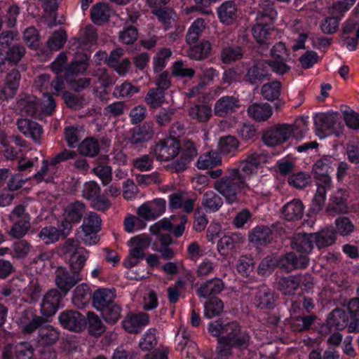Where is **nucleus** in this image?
I'll list each match as a JSON object with an SVG mask.
<instances>
[{
    "label": "nucleus",
    "instance_id": "obj_27",
    "mask_svg": "<svg viewBox=\"0 0 359 359\" xmlns=\"http://www.w3.org/2000/svg\"><path fill=\"white\" fill-rule=\"evenodd\" d=\"M255 304L262 309L272 308L275 304L273 292L266 286L259 287L255 297Z\"/></svg>",
    "mask_w": 359,
    "mask_h": 359
},
{
    "label": "nucleus",
    "instance_id": "obj_58",
    "mask_svg": "<svg viewBox=\"0 0 359 359\" xmlns=\"http://www.w3.org/2000/svg\"><path fill=\"white\" fill-rule=\"evenodd\" d=\"M13 222L14 224L9 231V234L15 238L23 237L30 227L29 220H27V218H25Z\"/></svg>",
    "mask_w": 359,
    "mask_h": 359
},
{
    "label": "nucleus",
    "instance_id": "obj_20",
    "mask_svg": "<svg viewBox=\"0 0 359 359\" xmlns=\"http://www.w3.org/2000/svg\"><path fill=\"white\" fill-rule=\"evenodd\" d=\"M256 12V22L273 23L278 16L274 1L272 0H259Z\"/></svg>",
    "mask_w": 359,
    "mask_h": 359
},
{
    "label": "nucleus",
    "instance_id": "obj_55",
    "mask_svg": "<svg viewBox=\"0 0 359 359\" xmlns=\"http://www.w3.org/2000/svg\"><path fill=\"white\" fill-rule=\"evenodd\" d=\"M336 233H338L342 236H349L353 232L355 226L351 219L347 217H339L335 222Z\"/></svg>",
    "mask_w": 359,
    "mask_h": 359
},
{
    "label": "nucleus",
    "instance_id": "obj_38",
    "mask_svg": "<svg viewBox=\"0 0 359 359\" xmlns=\"http://www.w3.org/2000/svg\"><path fill=\"white\" fill-rule=\"evenodd\" d=\"M222 197L213 191H209L203 195L202 205L207 212H216L223 205Z\"/></svg>",
    "mask_w": 359,
    "mask_h": 359
},
{
    "label": "nucleus",
    "instance_id": "obj_12",
    "mask_svg": "<svg viewBox=\"0 0 359 359\" xmlns=\"http://www.w3.org/2000/svg\"><path fill=\"white\" fill-rule=\"evenodd\" d=\"M317 186L316 193L313 200V208L315 210H320L323 208L326 199V193L332 187V180L330 175L322 174V175H314Z\"/></svg>",
    "mask_w": 359,
    "mask_h": 359
},
{
    "label": "nucleus",
    "instance_id": "obj_63",
    "mask_svg": "<svg viewBox=\"0 0 359 359\" xmlns=\"http://www.w3.org/2000/svg\"><path fill=\"white\" fill-rule=\"evenodd\" d=\"M172 52L170 48L161 50L154 58V70L155 72H160L166 66V60L170 58Z\"/></svg>",
    "mask_w": 359,
    "mask_h": 359
},
{
    "label": "nucleus",
    "instance_id": "obj_57",
    "mask_svg": "<svg viewBox=\"0 0 359 359\" xmlns=\"http://www.w3.org/2000/svg\"><path fill=\"white\" fill-rule=\"evenodd\" d=\"M235 236L224 235L220 238L217 243V250L221 255H227L233 250L237 243Z\"/></svg>",
    "mask_w": 359,
    "mask_h": 359
},
{
    "label": "nucleus",
    "instance_id": "obj_25",
    "mask_svg": "<svg viewBox=\"0 0 359 359\" xmlns=\"http://www.w3.org/2000/svg\"><path fill=\"white\" fill-rule=\"evenodd\" d=\"M330 203L328 204L326 212L332 215L346 213L348 207L346 204V193L342 189L337 191L330 198Z\"/></svg>",
    "mask_w": 359,
    "mask_h": 359
},
{
    "label": "nucleus",
    "instance_id": "obj_31",
    "mask_svg": "<svg viewBox=\"0 0 359 359\" xmlns=\"http://www.w3.org/2000/svg\"><path fill=\"white\" fill-rule=\"evenodd\" d=\"M239 107V100L235 97H223L215 104V113L219 116H224L229 112L233 111Z\"/></svg>",
    "mask_w": 359,
    "mask_h": 359
},
{
    "label": "nucleus",
    "instance_id": "obj_14",
    "mask_svg": "<svg viewBox=\"0 0 359 359\" xmlns=\"http://www.w3.org/2000/svg\"><path fill=\"white\" fill-rule=\"evenodd\" d=\"M165 205L164 199H154L140 205L137 209V215L145 220L155 219L165 212Z\"/></svg>",
    "mask_w": 359,
    "mask_h": 359
},
{
    "label": "nucleus",
    "instance_id": "obj_24",
    "mask_svg": "<svg viewBox=\"0 0 359 359\" xmlns=\"http://www.w3.org/2000/svg\"><path fill=\"white\" fill-rule=\"evenodd\" d=\"M218 18L224 25L233 24L238 18V8L233 1H226L217 8Z\"/></svg>",
    "mask_w": 359,
    "mask_h": 359
},
{
    "label": "nucleus",
    "instance_id": "obj_15",
    "mask_svg": "<svg viewBox=\"0 0 359 359\" xmlns=\"http://www.w3.org/2000/svg\"><path fill=\"white\" fill-rule=\"evenodd\" d=\"M34 354V348L28 342L8 344L3 351V359H31Z\"/></svg>",
    "mask_w": 359,
    "mask_h": 359
},
{
    "label": "nucleus",
    "instance_id": "obj_11",
    "mask_svg": "<svg viewBox=\"0 0 359 359\" xmlns=\"http://www.w3.org/2000/svg\"><path fill=\"white\" fill-rule=\"evenodd\" d=\"M278 259V268L289 273L297 269H304L307 266L309 258L306 255L297 256L294 252L285 253Z\"/></svg>",
    "mask_w": 359,
    "mask_h": 359
},
{
    "label": "nucleus",
    "instance_id": "obj_28",
    "mask_svg": "<svg viewBox=\"0 0 359 359\" xmlns=\"http://www.w3.org/2000/svg\"><path fill=\"white\" fill-rule=\"evenodd\" d=\"M314 243L318 248L321 249L333 245L336 240V231L332 228H325L313 233Z\"/></svg>",
    "mask_w": 359,
    "mask_h": 359
},
{
    "label": "nucleus",
    "instance_id": "obj_52",
    "mask_svg": "<svg viewBox=\"0 0 359 359\" xmlns=\"http://www.w3.org/2000/svg\"><path fill=\"white\" fill-rule=\"evenodd\" d=\"M316 319L315 315L296 316L292 318V327L296 332L309 330Z\"/></svg>",
    "mask_w": 359,
    "mask_h": 359
},
{
    "label": "nucleus",
    "instance_id": "obj_21",
    "mask_svg": "<svg viewBox=\"0 0 359 359\" xmlns=\"http://www.w3.org/2000/svg\"><path fill=\"white\" fill-rule=\"evenodd\" d=\"M149 317L147 313H139L128 314L122 322L124 329L130 333H139L142 328L149 323Z\"/></svg>",
    "mask_w": 359,
    "mask_h": 359
},
{
    "label": "nucleus",
    "instance_id": "obj_59",
    "mask_svg": "<svg viewBox=\"0 0 359 359\" xmlns=\"http://www.w3.org/2000/svg\"><path fill=\"white\" fill-rule=\"evenodd\" d=\"M239 142L233 136H226L222 137L219 142L220 151L224 154L234 152L238 147Z\"/></svg>",
    "mask_w": 359,
    "mask_h": 359
},
{
    "label": "nucleus",
    "instance_id": "obj_48",
    "mask_svg": "<svg viewBox=\"0 0 359 359\" xmlns=\"http://www.w3.org/2000/svg\"><path fill=\"white\" fill-rule=\"evenodd\" d=\"M122 309L115 302L107 306L100 312L104 320L110 324H115L121 317Z\"/></svg>",
    "mask_w": 359,
    "mask_h": 359
},
{
    "label": "nucleus",
    "instance_id": "obj_32",
    "mask_svg": "<svg viewBox=\"0 0 359 359\" xmlns=\"http://www.w3.org/2000/svg\"><path fill=\"white\" fill-rule=\"evenodd\" d=\"M248 113L251 118L259 122L267 121L273 114L270 105L257 103L248 107Z\"/></svg>",
    "mask_w": 359,
    "mask_h": 359
},
{
    "label": "nucleus",
    "instance_id": "obj_22",
    "mask_svg": "<svg viewBox=\"0 0 359 359\" xmlns=\"http://www.w3.org/2000/svg\"><path fill=\"white\" fill-rule=\"evenodd\" d=\"M313 233H297L292 238L291 246L300 255L308 256L313 248Z\"/></svg>",
    "mask_w": 359,
    "mask_h": 359
},
{
    "label": "nucleus",
    "instance_id": "obj_64",
    "mask_svg": "<svg viewBox=\"0 0 359 359\" xmlns=\"http://www.w3.org/2000/svg\"><path fill=\"white\" fill-rule=\"evenodd\" d=\"M146 103L151 108H158L165 102L164 91H149L145 97Z\"/></svg>",
    "mask_w": 359,
    "mask_h": 359
},
{
    "label": "nucleus",
    "instance_id": "obj_8",
    "mask_svg": "<svg viewBox=\"0 0 359 359\" xmlns=\"http://www.w3.org/2000/svg\"><path fill=\"white\" fill-rule=\"evenodd\" d=\"M22 114L27 116L42 118L41 102L33 95L22 93L18 101Z\"/></svg>",
    "mask_w": 359,
    "mask_h": 359
},
{
    "label": "nucleus",
    "instance_id": "obj_33",
    "mask_svg": "<svg viewBox=\"0 0 359 359\" xmlns=\"http://www.w3.org/2000/svg\"><path fill=\"white\" fill-rule=\"evenodd\" d=\"M282 212L288 221L299 219L303 215V203L298 199H294L283 206Z\"/></svg>",
    "mask_w": 359,
    "mask_h": 359
},
{
    "label": "nucleus",
    "instance_id": "obj_56",
    "mask_svg": "<svg viewBox=\"0 0 359 359\" xmlns=\"http://www.w3.org/2000/svg\"><path fill=\"white\" fill-rule=\"evenodd\" d=\"M67 40V34L64 30H57L47 41V46L50 50H57L63 47Z\"/></svg>",
    "mask_w": 359,
    "mask_h": 359
},
{
    "label": "nucleus",
    "instance_id": "obj_45",
    "mask_svg": "<svg viewBox=\"0 0 359 359\" xmlns=\"http://www.w3.org/2000/svg\"><path fill=\"white\" fill-rule=\"evenodd\" d=\"M222 162L219 155L214 151H210L201 156L197 161L199 169H208L219 165Z\"/></svg>",
    "mask_w": 359,
    "mask_h": 359
},
{
    "label": "nucleus",
    "instance_id": "obj_26",
    "mask_svg": "<svg viewBox=\"0 0 359 359\" xmlns=\"http://www.w3.org/2000/svg\"><path fill=\"white\" fill-rule=\"evenodd\" d=\"M349 322L348 314L343 309L337 308L328 316L327 324L330 328L341 330L348 326Z\"/></svg>",
    "mask_w": 359,
    "mask_h": 359
},
{
    "label": "nucleus",
    "instance_id": "obj_30",
    "mask_svg": "<svg viewBox=\"0 0 359 359\" xmlns=\"http://www.w3.org/2000/svg\"><path fill=\"white\" fill-rule=\"evenodd\" d=\"M337 164V159L331 155H325L318 160L313 166L314 175H330Z\"/></svg>",
    "mask_w": 359,
    "mask_h": 359
},
{
    "label": "nucleus",
    "instance_id": "obj_10",
    "mask_svg": "<svg viewBox=\"0 0 359 359\" xmlns=\"http://www.w3.org/2000/svg\"><path fill=\"white\" fill-rule=\"evenodd\" d=\"M101 222V218L94 212H90L88 217L84 219L81 227L85 233L83 241L86 244L97 243L98 238L95 233L100 230Z\"/></svg>",
    "mask_w": 359,
    "mask_h": 359
},
{
    "label": "nucleus",
    "instance_id": "obj_51",
    "mask_svg": "<svg viewBox=\"0 0 359 359\" xmlns=\"http://www.w3.org/2000/svg\"><path fill=\"white\" fill-rule=\"evenodd\" d=\"M87 320L88 323V331L92 335H100L105 331L104 325L100 318L92 311L87 313Z\"/></svg>",
    "mask_w": 359,
    "mask_h": 359
},
{
    "label": "nucleus",
    "instance_id": "obj_53",
    "mask_svg": "<svg viewBox=\"0 0 359 359\" xmlns=\"http://www.w3.org/2000/svg\"><path fill=\"white\" fill-rule=\"evenodd\" d=\"M24 294L27 296V301L29 303L36 302L42 292L41 287L37 279L33 278L29 284L24 289Z\"/></svg>",
    "mask_w": 359,
    "mask_h": 359
},
{
    "label": "nucleus",
    "instance_id": "obj_39",
    "mask_svg": "<svg viewBox=\"0 0 359 359\" xmlns=\"http://www.w3.org/2000/svg\"><path fill=\"white\" fill-rule=\"evenodd\" d=\"M111 10L104 3H98L93 6L90 11L93 22L98 25L107 22L110 18Z\"/></svg>",
    "mask_w": 359,
    "mask_h": 359
},
{
    "label": "nucleus",
    "instance_id": "obj_61",
    "mask_svg": "<svg viewBox=\"0 0 359 359\" xmlns=\"http://www.w3.org/2000/svg\"><path fill=\"white\" fill-rule=\"evenodd\" d=\"M154 156L150 154L142 155L133 160V165L142 172L151 170L153 168Z\"/></svg>",
    "mask_w": 359,
    "mask_h": 359
},
{
    "label": "nucleus",
    "instance_id": "obj_37",
    "mask_svg": "<svg viewBox=\"0 0 359 359\" xmlns=\"http://www.w3.org/2000/svg\"><path fill=\"white\" fill-rule=\"evenodd\" d=\"M100 146L94 137H87L78 145V151L81 156L95 157L100 152Z\"/></svg>",
    "mask_w": 359,
    "mask_h": 359
},
{
    "label": "nucleus",
    "instance_id": "obj_13",
    "mask_svg": "<svg viewBox=\"0 0 359 359\" xmlns=\"http://www.w3.org/2000/svg\"><path fill=\"white\" fill-rule=\"evenodd\" d=\"M180 158L175 161L172 168L175 172H180L187 169L188 164L197 156L195 144L189 140H184L181 144Z\"/></svg>",
    "mask_w": 359,
    "mask_h": 359
},
{
    "label": "nucleus",
    "instance_id": "obj_47",
    "mask_svg": "<svg viewBox=\"0 0 359 359\" xmlns=\"http://www.w3.org/2000/svg\"><path fill=\"white\" fill-rule=\"evenodd\" d=\"M88 251L83 248L82 249H79V252H76L74 255H71L69 257L71 270L81 273V271L88 257Z\"/></svg>",
    "mask_w": 359,
    "mask_h": 359
},
{
    "label": "nucleus",
    "instance_id": "obj_29",
    "mask_svg": "<svg viewBox=\"0 0 359 359\" xmlns=\"http://www.w3.org/2000/svg\"><path fill=\"white\" fill-rule=\"evenodd\" d=\"M36 88L51 90H62L65 88L64 79L62 76H57L54 80L50 81V76L48 74H42L39 76L34 81Z\"/></svg>",
    "mask_w": 359,
    "mask_h": 359
},
{
    "label": "nucleus",
    "instance_id": "obj_23",
    "mask_svg": "<svg viewBox=\"0 0 359 359\" xmlns=\"http://www.w3.org/2000/svg\"><path fill=\"white\" fill-rule=\"evenodd\" d=\"M115 298L116 293L114 290L107 288L98 289L94 292L92 296L93 305L96 310L101 311L114 302Z\"/></svg>",
    "mask_w": 359,
    "mask_h": 359
},
{
    "label": "nucleus",
    "instance_id": "obj_44",
    "mask_svg": "<svg viewBox=\"0 0 359 359\" xmlns=\"http://www.w3.org/2000/svg\"><path fill=\"white\" fill-rule=\"evenodd\" d=\"M257 71L266 74V68L271 67V70L278 74H284L288 72L290 67L281 61L273 62L271 60L257 62L253 66H259Z\"/></svg>",
    "mask_w": 359,
    "mask_h": 359
},
{
    "label": "nucleus",
    "instance_id": "obj_34",
    "mask_svg": "<svg viewBox=\"0 0 359 359\" xmlns=\"http://www.w3.org/2000/svg\"><path fill=\"white\" fill-rule=\"evenodd\" d=\"M85 212V204L79 201H76L69 203L65 208L64 217L65 219L70 220L73 223H77L81 221Z\"/></svg>",
    "mask_w": 359,
    "mask_h": 359
},
{
    "label": "nucleus",
    "instance_id": "obj_54",
    "mask_svg": "<svg viewBox=\"0 0 359 359\" xmlns=\"http://www.w3.org/2000/svg\"><path fill=\"white\" fill-rule=\"evenodd\" d=\"M39 237L46 245L55 243L60 238L57 228L54 226H48L41 229L39 233Z\"/></svg>",
    "mask_w": 359,
    "mask_h": 359
},
{
    "label": "nucleus",
    "instance_id": "obj_6",
    "mask_svg": "<svg viewBox=\"0 0 359 359\" xmlns=\"http://www.w3.org/2000/svg\"><path fill=\"white\" fill-rule=\"evenodd\" d=\"M55 273V284L65 295L82 280L81 273L64 266L57 267Z\"/></svg>",
    "mask_w": 359,
    "mask_h": 359
},
{
    "label": "nucleus",
    "instance_id": "obj_2",
    "mask_svg": "<svg viewBox=\"0 0 359 359\" xmlns=\"http://www.w3.org/2000/svg\"><path fill=\"white\" fill-rule=\"evenodd\" d=\"M78 60L71 62L66 68L64 81L68 84V88L73 90H79V88H86L90 85V79L83 78L75 79L74 76L84 72L89 66V57L81 54Z\"/></svg>",
    "mask_w": 359,
    "mask_h": 359
},
{
    "label": "nucleus",
    "instance_id": "obj_46",
    "mask_svg": "<svg viewBox=\"0 0 359 359\" xmlns=\"http://www.w3.org/2000/svg\"><path fill=\"white\" fill-rule=\"evenodd\" d=\"M296 275L282 277L278 282V289L285 295L293 294L299 288Z\"/></svg>",
    "mask_w": 359,
    "mask_h": 359
},
{
    "label": "nucleus",
    "instance_id": "obj_1",
    "mask_svg": "<svg viewBox=\"0 0 359 359\" xmlns=\"http://www.w3.org/2000/svg\"><path fill=\"white\" fill-rule=\"evenodd\" d=\"M213 188L228 204L238 203L241 193L248 188L245 177L239 169H229L226 175L214 182Z\"/></svg>",
    "mask_w": 359,
    "mask_h": 359
},
{
    "label": "nucleus",
    "instance_id": "obj_62",
    "mask_svg": "<svg viewBox=\"0 0 359 359\" xmlns=\"http://www.w3.org/2000/svg\"><path fill=\"white\" fill-rule=\"evenodd\" d=\"M172 75L176 77H189L191 78L195 74V71L192 68H188L182 61L175 62L171 68Z\"/></svg>",
    "mask_w": 359,
    "mask_h": 359
},
{
    "label": "nucleus",
    "instance_id": "obj_36",
    "mask_svg": "<svg viewBox=\"0 0 359 359\" xmlns=\"http://www.w3.org/2000/svg\"><path fill=\"white\" fill-rule=\"evenodd\" d=\"M212 50L210 41L204 40L199 44L190 47L187 52L189 58L195 60H203L209 57Z\"/></svg>",
    "mask_w": 359,
    "mask_h": 359
},
{
    "label": "nucleus",
    "instance_id": "obj_4",
    "mask_svg": "<svg viewBox=\"0 0 359 359\" xmlns=\"http://www.w3.org/2000/svg\"><path fill=\"white\" fill-rule=\"evenodd\" d=\"M181 144L175 137H167L159 140L154 146V156L159 161H169L180 153Z\"/></svg>",
    "mask_w": 359,
    "mask_h": 359
},
{
    "label": "nucleus",
    "instance_id": "obj_35",
    "mask_svg": "<svg viewBox=\"0 0 359 359\" xmlns=\"http://www.w3.org/2000/svg\"><path fill=\"white\" fill-rule=\"evenodd\" d=\"M250 243L257 245H266L271 241V231L266 226H257L249 235Z\"/></svg>",
    "mask_w": 359,
    "mask_h": 359
},
{
    "label": "nucleus",
    "instance_id": "obj_41",
    "mask_svg": "<svg viewBox=\"0 0 359 359\" xmlns=\"http://www.w3.org/2000/svg\"><path fill=\"white\" fill-rule=\"evenodd\" d=\"M244 50L239 46H226L220 54V58L223 63L230 64L243 57Z\"/></svg>",
    "mask_w": 359,
    "mask_h": 359
},
{
    "label": "nucleus",
    "instance_id": "obj_5",
    "mask_svg": "<svg viewBox=\"0 0 359 359\" xmlns=\"http://www.w3.org/2000/svg\"><path fill=\"white\" fill-rule=\"evenodd\" d=\"M154 134V123L152 121H146L131 128L128 132L126 140L128 143L138 146L150 141Z\"/></svg>",
    "mask_w": 359,
    "mask_h": 359
},
{
    "label": "nucleus",
    "instance_id": "obj_3",
    "mask_svg": "<svg viewBox=\"0 0 359 359\" xmlns=\"http://www.w3.org/2000/svg\"><path fill=\"white\" fill-rule=\"evenodd\" d=\"M294 130V126L287 123L278 124L263 133L262 141L269 147L282 144L290 138Z\"/></svg>",
    "mask_w": 359,
    "mask_h": 359
},
{
    "label": "nucleus",
    "instance_id": "obj_50",
    "mask_svg": "<svg viewBox=\"0 0 359 359\" xmlns=\"http://www.w3.org/2000/svg\"><path fill=\"white\" fill-rule=\"evenodd\" d=\"M224 309L223 302L218 298H212L204 305V314L208 318L220 315Z\"/></svg>",
    "mask_w": 359,
    "mask_h": 359
},
{
    "label": "nucleus",
    "instance_id": "obj_49",
    "mask_svg": "<svg viewBox=\"0 0 359 359\" xmlns=\"http://www.w3.org/2000/svg\"><path fill=\"white\" fill-rule=\"evenodd\" d=\"M189 114L192 118L199 122H206L212 116V109L206 104H196L189 109Z\"/></svg>",
    "mask_w": 359,
    "mask_h": 359
},
{
    "label": "nucleus",
    "instance_id": "obj_43",
    "mask_svg": "<svg viewBox=\"0 0 359 359\" xmlns=\"http://www.w3.org/2000/svg\"><path fill=\"white\" fill-rule=\"evenodd\" d=\"M59 338V333L56 329L50 325H46L40 328L39 334V343L41 346H51Z\"/></svg>",
    "mask_w": 359,
    "mask_h": 359
},
{
    "label": "nucleus",
    "instance_id": "obj_40",
    "mask_svg": "<svg viewBox=\"0 0 359 359\" xmlns=\"http://www.w3.org/2000/svg\"><path fill=\"white\" fill-rule=\"evenodd\" d=\"M206 26L207 23L203 18H197L194 20L186 34L187 43L190 45L196 43L205 31Z\"/></svg>",
    "mask_w": 359,
    "mask_h": 359
},
{
    "label": "nucleus",
    "instance_id": "obj_17",
    "mask_svg": "<svg viewBox=\"0 0 359 359\" xmlns=\"http://www.w3.org/2000/svg\"><path fill=\"white\" fill-rule=\"evenodd\" d=\"M62 294L57 289H51L47 292L42 299L41 312L43 316H53L59 308Z\"/></svg>",
    "mask_w": 359,
    "mask_h": 359
},
{
    "label": "nucleus",
    "instance_id": "obj_42",
    "mask_svg": "<svg viewBox=\"0 0 359 359\" xmlns=\"http://www.w3.org/2000/svg\"><path fill=\"white\" fill-rule=\"evenodd\" d=\"M90 299V287L87 284L78 285L74 292L73 304L78 308H83L88 304Z\"/></svg>",
    "mask_w": 359,
    "mask_h": 359
},
{
    "label": "nucleus",
    "instance_id": "obj_60",
    "mask_svg": "<svg viewBox=\"0 0 359 359\" xmlns=\"http://www.w3.org/2000/svg\"><path fill=\"white\" fill-rule=\"evenodd\" d=\"M62 98L69 108L78 109L83 107V97L78 93L72 91H65Z\"/></svg>",
    "mask_w": 359,
    "mask_h": 359
},
{
    "label": "nucleus",
    "instance_id": "obj_19",
    "mask_svg": "<svg viewBox=\"0 0 359 359\" xmlns=\"http://www.w3.org/2000/svg\"><path fill=\"white\" fill-rule=\"evenodd\" d=\"M252 31L256 41L266 46L271 43L272 35L275 34L273 23L267 22H256Z\"/></svg>",
    "mask_w": 359,
    "mask_h": 359
},
{
    "label": "nucleus",
    "instance_id": "obj_16",
    "mask_svg": "<svg viewBox=\"0 0 359 359\" xmlns=\"http://www.w3.org/2000/svg\"><path fill=\"white\" fill-rule=\"evenodd\" d=\"M62 326L67 330L80 332L85 326V317L76 311H66L62 312L59 317Z\"/></svg>",
    "mask_w": 359,
    "mask_h": 359
},
{
    "label": "nucleus",
    "instance_id": "obj_9",
    "mask_svg": "<svg viewBox=\"0 0 359 359\" xmlns=\"http://www.w3.org/2000/svg\"><path fill=\"white\" fill-rule=\"evenodd\" d=\"M339 118L338 113L328 111L316 114L314 123L317 130L322 133L323 136H326L334 133Z\"/></svg>",
    "mask_w": 359,
    "mask_h": 359
},
{
    "label": "nucleus",
    "instance_id": "obj_7",
    "mask_svg": "<svg viewBox=\"0 0 359 359\" xmlns=\"http://www.w3.org/2000/svg\"><path fill=\"white\" fill-rule=\"evenodd\" d=\"M267 162V156L262 152L257 151H250L246 154V157L240 161L238 167L235 169H239V172H243V175L250 176L261 164Z\"/></svg>",
    "mask_w": 359,
    "mask_h": 359
},
{
    "label": "nucleus",
    "instance_id": "obj_18",
    "mask_svg": "<svg viewBox=\"0 0 359 359\" xmlns=\"http://www.w3.org/2000/svg\"><path fill=\"white\" fill-rule=\"evenodd\" d=\"M225 288L224 281L218 278H212L202 283L196 290V294L199 297L208 299L215 298Z\"/></svg>",
    "mask_w": 359,
    "mask_h": 359
}]
</instances>
